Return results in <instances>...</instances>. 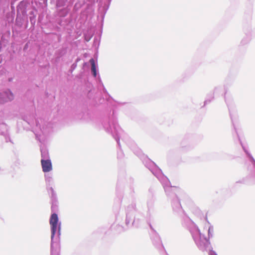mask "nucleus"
Here are the masks:
<instances>
[{"mask_svg":"<svg viewBox=\"0 0 255 255\" xmlns=\"http://www.w3.org/2000/svg\"><path fill=\"white\" fill-rule=\"evenodd\" d=\"M58 216L56 214L54 213L52 214L50 217L49 223L51 226V238L52 239L56 232L58 228Z\"/></svg>","mask_w":255,"mask_h":255,"instance_id":"1","label":"nucleus"},{"mask_svg":"<svg viewBox=\"0 0 255 255\" xmlns=\"http://www.w3.org/2000/svg\"><path fill=\"white\" fill-rule=\"evenodd\" d=\"M209 255H217L214 252H211Z\"/></svg>","mask_w":255,"mask_h":255,"instance_id":"4","label":"nucleus"},{"mask_svg":"<svg viewBox=\"0 0 255 255\" xmlns=\"http://www.w3.org/2000/svg\"><path fill=\"white\" fill-rule=\"evenodd\" d=\"M42 170L44 172H48L52 169V166L51 160L49 159L41 160Z\"/></svg>","mask_w":255,"mask_h":255,"instance_id":"2","label":"nucleus"},{"mask_svg":"<svg viewBox=\"0 0 255 255\" xmlns=\"http://www.w3.org/2000/svg\"><path fill=\"white\" fill-rule=\"evenodd\" d=\"M90 62L91 64V70L93 73V75L95 77L96 76V65L95 63V60L93 59H91L90 60Z\"/></svg>","mask_w":255,"mask_h":255,"instance_id":"3","label":"nucleus"}]
</instances>
